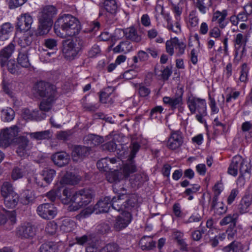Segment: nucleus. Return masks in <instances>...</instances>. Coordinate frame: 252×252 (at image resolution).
Here are the masks:
<instances>
[{
    "label": "nucleus",
    "mask_w": 252,
    "mask_h": 252,
    "mask_svg": "<svg viewBox=\"0 0 252 252\" xmlns=\"http://www.w3.org/2000/svg\"><path fill=\"white\" fill-rule=\"evenodd\" d=\"M15 116L14 110L9 107L1 110V118L4 122H10L13 120Z\"/></svg>",
    "instance_id": "45"
},
{
    "label": "nucleus",
    "mask_w": 252,
    "mask_h": 252,
    "mask_svg": "<svg viewBox=\"0 0 252 252\" xmlns=\"http://www.w3.org/2000/svg\"><path fill=\"white\" fill-rule=\"evenodd\" d=\"M166 20L167 22L166 28L169 31H172L176 33L181 32V25L178 21L175 22L174 26L171 23V19L169 16H167Z\"/></svg>",
    "instance_id": "50"
},
{
    "label": "nucleus",
    "mask_w": 252,
    "mask_h": 252,
    "mask_svg": "<svg viewBox=\"0 0 252 252\" xmlns=\"http://www.w3.org/2000/svg\"><path fill=\"white\" fill-rule=\"evenodd\" d=\"M44 45L45 47L52 50L49 52L48 50L43 49V51L41 52L40 58L44 61H48L49 58L54 55L57 50V41L56 39L53 38H47L44 39Z\"/></svg>",
    "instance_id": "12"
},
{
    "label": "nucleus",
    "mask_w": 252,
    "mask_h": 252,
    "mask_svg": "<svg viewBox=\"0 0 252 252\" xmlns=\"http://www.w3.org/2000/svg\"><path fill=\"white\" fill-rule=\"evenodd\" d=\"M119 247L115 243H109L102 248L100 252H118Z\"/></svg>",
    "instance_id": "57"
},
{
    "label": "nucleus",
    "mask_w": 252,
    "mask_h": 252,
    "mask_svg": "<svg viewBox=\"0 0 252 252\" xmlns=\"http://www.w3.org/2000/svg\"><path fill=\"white\" fill-rule=\"evenodd\" d=\"M128 163L125 164L123 167V173L125 176H128L130 174L136 171V166L134 161L130 158L128 159Z\"/></svg>",
    "instance_id": "43"
},
{
    "label": "nucleus",
    "mask_w": 252,
    "mask_h": 252,
    "mask_svg": "<svg viewBox=\"0 0 252 252\" xmlns=\"http://www.w3.org/2000/svg\"><path fill=\"white\" fill-rule=\"evenodd\" d=\"M90 148L82 145H75L73 147L71 156L72 160L75 162L82 161L90 154Z\"/></svg>",
    "instance_id": "13"
},
{
    "label": "nucleus",
    "mask_w": 252,
    "mask_h": 252,
    "mask_svg": "<svg viewBox=\"0 0 252 252\" xmlns=\"http://www.w3.org/2000/svg\"><path fill=\"white\" fill-rule=\"evenodd\" d=\"M175 44H176V47H177L176 49H178V52L176 54L177 56H180L184 54L186 47V44L183 42H180L178 39L176 38H175Z\"/></svg>",
    "instance_id": "58"
},
{
    "label": "nucleus",
    "mask_w": 252,
    "mask_h": 252,
    "mask_svg": "<svg viewBox=\"0 0 252 252\" xmlns=\"http://www.w3.org/2000/svg\"><path fill=\"white\" fill-rule=\"evenodd\" d=\"M71 132L68 131H61L57 133V138L59 140L65 141L68 140L71 135Z\"/></svg>",
    "instance_id": "63"
},
{
    "label": "nucleus",
    "mask_w": 252,
    "mask_h": 252,
    "mask_svg": "<svg viewBox=\"0 0 252 252\" xmlns=\"http://www.w3.org/2000/svg\"><path fill=\"white\" fill-rule=\"evenodd\" d=\"M15 50V45L10 43L0 52V64L1 66L6 64L8 59L11 57Z\"/></svg>",
    "instance_id": "21"
},
{
    "label": "nucleus",
    "mask_w": 252,
    "mask_h": 252,
    "mask_svg": "<svg viewBox=\"0 0 252 252\" xmlns=\"http://www.w3.org/2000/svg\"><path fill=\"white\" fill-rule=\"evenodd\" d=\"M96 165L99 170L107 172L111 169L109 166V159L107 158L99 160L97 162Z\"/></svg>",
    "instance_id": "52"
},
{
    "label": "nucleus",
    "mask_w": 252,
    "mask_h": 252,
    "mask_svg": "<svg viewBox=\"0 0 252 252\" xmlns=\"http://www.w3.org/2000/svg\"><path fill=\"white\" fill-rule=\"evenodd\" d=\"M163 110V108L161 106H157L153 108L150 112V119H156L158 117V115L161 114Z\"/></svg>",
    "instance_id": "62"
},
{
    "label": "nucleus",
    "mask_w": 252,
    "mask_h": 252,
    "mask_svg": "<svg viewBox=\"0 0 252 252\" xmlns=\"http://www.w3.org/2000/svg\"><path fill=\"white\" fill-rule=\"evenodd\" d=\"M198 18L195 15V12L192 11L189 16V23L188 24L191 28H195L197 27L198 24Z\"/></svg>",
    "instance_id": "54"
},
{
    "label": "nucleus",
    "mask_w": 252,
    "mask_h": 252,
    "mask_svg": "<svg viewBox=\"0 0 252 252\" xmlns=\"http://www.w3.org/2000/svg\"><path fill=\"white\" fill-rule=\"evenodd\" d=\"M81 29L79 20L70 14L60 16L54 24L55 32L62 38L74 36L79 33Z\"/></svg>",
    "instance_id": "1"
},
{
    "label": "nucleus",
    "mask_w": 252,
    "mask_h": 252,
    "mask_svg": "<svg viewBox=\"0 0 252 252\" xmlns=\"http://www.w3.org/2000/svg\"><path fill=\"white\" fill-rule=\"evenodd\" d=\"M35 89L36 93L40 97L46 98L40 102V111H49L58 97L57 87L49 83L40 81L36 84Z\"/></svg>",
    "instance_id": "3"
},
{
    "label": "nucleus",
    "mask_w": 252,
    "mask_h": 252,
    "mask_svg": "<svg viewBox=\"0 0 252 252\" xmlns=\"http://www.w3.org/2000/svg\"><path fill=\"white\" fill-rule=\"evenodd\" d=\"M19 196L17 193L8 195L4 197V203L5 205L10 208H14L18 204Z\"/></svg>",
    "instance_id": "38"
},
{
    "label": "nucleus",
    "mask_w": 252,
    "mask_h": 252,
    "mask_svg": "<svg viewBox=\"0 0 252 252\" xmlns=\"http://www.w3.org/2000/svg\"><path fill=\"white\" fill-rule=\"evenodd\" d=\"M85 45L84 38L77 36L63 44V52L66 58L70 60L73 59L78 55Z\"/></svg>",
    "instance_id": "7"
},
{
    "label": "nucleus",
    "mask_w": 252,
    "mask_h": 252,
    "mask_svg": "<svg viewBox=\"0 0 252 252\" xmlns=\"http://www.w3.org/2000/svg\"><path fill=\"white\" fill-rule=\"evenodd\" d=\"M131 216L128 211H125L120 215L118 216L116 219L114 227L116 231L126 228L130 222Z\"/></svg>",
    "instance_id": "16"
},
{
    "label": "nucleus",
    "mask_w": 252,
    "mask_h": 252,
    "mask_svg": "<svg viewBox=\"0 0 252 252\" xmlns=\"http://www.w3.org/2000/svg\"><path fill=\"white\" fill-rule=\"evenodd\" d=\"M75 225V222L68 218L64 219L60 225V229L64 232L71 231Z\"/></svg>",
    "instance_id": "41"
},
{
    "label": "nucleus",
    "mask_w": 252,
    "mask_h": 252,
    "mask_svg": "<svg viewBox=\"0 0 252 252\" xmlns=\"http://www.w3.org/2000/svg\"><path fill=\"white\" fill-rule=\"evenodd\" d=\"M182 94H179L177 96L171 97V107L172 109H175L183 104V97Z\"/></svg>",
    "instance_id": "56"
},
{
    "label": "nucleus",
    "mask_w": 252,
    "mask_h": 252,
    "mask_svg": "<svg viewBox=\"0 0 252 252\" xmlns=\"http://www.w3.org/2000/svg\"><path fill=\"white\" fill-rule=\"evenodd\" d=\"M114 90L115 88L113 87H108L104 89L99 95L100 101L103 103H106L107 102L108 98L114 92Z\"/></svg>",
    "instance_id": "49"
},
{
    "label": "nucleus",
    "mask_w": 252,
    "mask_h": 252,
    "mask_svg": "<svg viewBox=\"0 0 252 252\" xmlns=\"http://www.w3.org/2000/svg\"><path fill=\"white\" fill-rule=\"evenodd\" d=\"M134 184L137 186H141L147 180V177L144 174H138L134 176L133 178Z\"/></svg>",
    "instance_id": "61"
},
{
    "label": "nucleus",
    "mask_w": 252,
    "mask_h": 252,
    "mask_svg": "<svg viewBox=\"0 0 252 252\" xmlns=\"http://www.w3.org/2000/svg\"><path fill=\"white\" fill-rule=\"evenodd\" d=\"M19 131V128L17 126H13L10 127L2 129L0 137L5 141L12 140L14 137L18 135Z\"/></svg>",
    "instance_id": "22"
},
{
    "label": "nucleus",
    "mask_w": 252,
    "mask_h": 252,
    "mask_svg": "<svg viewBox=\"0 0 252 252\" xmlns=\"http://www.w3.org/2000/svg\"><path fill=\"white\" fill-rule=\"evenodd\" d=\"M17 20V29L21 31H29L33 23L32 17L29 13L21 14Z\"/></svg>",
    "instance_id": "17"
},
{
    "label": "nucleus",
    "mask_w": 252,
    "mask_h": 252,
    "mask_svg": "<svg viewBox=\"0 0 252 252\" xmlns=\"http://www.w3.org/2000/svg\"><path fill=\"white\" fill-rule=\"evenodd\" d=\"M56 8L53 5L45 6L38 13V27L36 34L43 35L47 34L53 23V18L57 14Z\"/></svg>",
    "instance_id": "5"
},
{
    "label": "nucleus",
    "mask_w": 252,
    "mask_h": 252,
    "mask_svg": "<svg viewBox=\"0 0 252 252\" xmlns=\"http://www.w3.org/2000/svg\"><path fill=\"white\" fill-rule=\"evenodd\" d=\"M52 160L56 165L62 167L68 164L70 156L65 152H58L52 156Z\"/></svg>",
    "instance_id": "20"
},
{
    "label": "nucleus",
    "mask_w": 252,
    "mask_h": 252,
    "mask_svg": "<svg viewBox=\"0 0 252 252\" xmlns=\"http://www.w3.org/2000/svg\"><path fill=\"white\" fill-rule=\"evenodd\" d=\"M83 142L85 144L91 147L103 143L104 138L95 134H90L84 137Z\"/></svg>",
    "instance_id": "27"
},
{
    "label": "nucleus",
    "mask_w": 252,
    "mask_h": 252,
    "mask_svg": "<svg viewBox=\"0 0 252 252\" xmlns=\"http://www.w3.org/2000/svg\"><path fill=\"white\" fill-rule=\"evenodd\" d=\"M252 168L250 161L243 158L239 155H237L232 158L228 168L227 173L235 177L239 171L240 174H244L249 177H251Z\"/></svg>",
    "instance_id": "6"
},
{
    "label": "nucleus",
    "mask_w": 252,
    "mask_h": 252,
    "mask_svg": "<svg viewBox=\"0 0 252 252\" xmlns=\"http://www.w3.org/2000/svg\"><path fill=\"white\" fill-rule=\"evenodd\" d=\"M220 191L216 192L213 197L211 204V209L214 210V213L218 216H221L225 214L227 210V207L222 202H218L219 195Z\"/></svg>",
    "instance_id": "19"
},
{
    "label": "nucleus",
    "mask_w": 252,
    "mask_h": 252,
    "mask_svg": "<svg viewBox=\"0 0 252 252\" xmlns=\"http://www.w3.org/2000/svg\"><path fill=\"white\" fill-rule=\"evenodd\" d=\"M57 228V224L55 221H50L47 224L45 231L47 233L53 235L56 233Z\"/></svg>",
    "instance_id": "59"
},
{
    "label": "nucleus",
    "mask_w": 252,
    "mask_h": 252,
    "mask_svg": "<svg viewBox=\"0 0 252 252\" xmlns=\"http://www.w3.org/2000/svg\"><path fill=\"white\" fill-rule=\"evenodd\" d=\"M238 218L237 213L229 214L224 217L220 222V225H226L230 224V227H235Z\"/></svg>",
    "instance_id": "32"
},
{
    "label": "nucleus",
    "mask_w": 252,
    "mask_h": 252,
    "mask_svg": "<svg viewBox=\"0 0 252 252\" xmlns=\"http://www.w3.org/2000/svg\"><path fill=\"white\" fill-rule=\"evenodd\" d=\"M100 53V49L98 45H94L88 52V56L90 58H94Z\"/></svg>",
    "instance_id": "64"
},
{
    "label": "nucleus",
    "mask_w": 252,
    "mask_h": 252,
    "mask_svg": "<svg viewBox=\"0 0 252 252\" xmlns=\"http://www.w3.org/2000/svg\"><path fill=\"white\" fill-rule=\"evenodd\" d=\"M156 75L163 80H167L172 73L171 68L169 66H156L155 68Z\"/></svg>",
    "instance_id": "29"
},
{
    "label": "nucleus",
    "mask_w": 252,
    "mask_h": 252,
    "mask_svg": "<svg viewBox=\"0 0 252 252\" xmlns=\"http://www.w3.org/2000/svg\"><path fill=\"white\" fill-rule=\"evenodd\" d=\"M57 247L52 242H48L42 244L39 248L40 252H56Z\"/></svg>",
    "instance_id": "48"
},
{
    "label": "nucleus",
    "mask_w": 252,
    "mask_h": 252,
    "mask_svg": "<svg viewBox=\"0 0 252 252\" xmlns=\"http://www.w3.org/2000/svg\"><path fill=\"white\" fill-rule=\"evenodd\" d=\"M14 30V27L9 22H6L0 26V41L8 39Z\"/></svg>",
    "instance_id": "24"
},
{
    "label": "nucleus",
    "mask_w": 252,
    "mask_h": 252,
    "mask_svg": "<svg viewBox=\"0 0 252 252\" xmlns=\"http://www.w3.org/2000/svg\"><path fill=\"white\" fill-rule=\"evenodd\" d=\"M37 212L41 218L50 220L56 216L57 209L53 204L47 203L39 205L37 208Z\"/></svg>",
    "instance_id": "11"
},
{
    "label": "nucleus",
    "mask_w": 252,
    "mask_h": 252,
    "mask_svg": "<svg viewBox=\"0 0 252 252\" xmlns=\"http://www.w3.org/2000/svg\"><path fill=\"white\" fill-rule=\"evenodd\" d=\"M202 217L198 213H194L186 220H184V223L189 224L190 223L198 222L201 221Z\"/></svg>",
    "instance_id": "60"
},
{
    "label": "nucleus",
    "mask_w": 252,
    "mask_h": 252,
    "mask_svg": "<svg viewBox=\"0 0 252 252\" xmlns=\"http://www.w3.org/2000/svg\"><path fill=\"white\" fill-rule=\"evenodd\" d=\"M39 111L37 110L31 111L29 109L25 108L23 110L22 117L27 121H40L45 118V114H43L42 116H39Z\"/></svg>",
    "instance_id": "26"
},
{
    "label": "nucleus",
    "mask_w": 252,
    "mask_h": 252,
    "mask_svg": "<svg viewBox=\"0 0 252 252\" xmlns=\"http://www.w3.org/2000/svg\"><path fill=\"white\" fill-rule=\"evenodd\" d=\"M183 143V136L180 130H172L166 142L167 147L172 150L179 149Z\"/></svg>",
    "instance_id": "10"
},
{
    "label": "nucleus",
    "mask_w": 252,
    "mask_h": 252,
    "mask_svg": "<svg viewBox=\"0 0 252 252\" xmlns=\"http://www.w3.org/2000/svg\"><path fill=\"white\" fill-rule=\"evenodd\" d=\"M132 48V46L131 43L128 41L126 40L121 42L113 50L115 53L123 52L127 53L130 52Z\"/></svg>",
    "instance_id": "36"
},
{
    "label": "nucleus",
    "mask_w": 252,
    "mask_h": 252,
    "mask_svg": "<svg viewBox=\"0 0 252 252\" xmlns=\"http://www.w3.org/2000/svg\"><path fill=\"white\" fill-rule=\"evenodd\" d=\"M244 249L243 245L239 242L234 241L228 246L224 247L222 249L224 252H243Z\"/></svg>",
    "instance_id": "40"
},
{
    "label": "nucleus",
    "mask_w": 252,
    "mask_h": 252,
    "mask_svg": "<svg viewBox=\"0 0 252 252\" xmlns=\"http://www.w3.org/2000/svg\"><path fill=\"white\" fill-rule=\"evenodd\" d=\"M93 196V191L89 189H83L76 192L65 188L63 192V202L64 204L72 203L73 211H76L89 204Z\"/></svg>",
    "instance_id": "2"
},
{
    "label": "nucleus",
    "mask_w": 252,
    "mask_h": 252,
    "mask_svg": "<svg viewBox=\"0 0 252 252\" xmlns=\"http://www.w3.org/2000/svg\"><path fill=\"white\" fill-rule=\"evenodd\" d=\"M14 193H16L13 190L12 185L8 182H4L1 187V194L3 197Z\"/></svg>",
    "instance_id": "47"
},
{
    "label": "nucleus",
    "mask_w": 252,
    "mask_h": 252,
    "mask_svg": "<svg viewBox=\"0 0 252 252\" xmlns=\"http://www.w3.org/2000/svg\"><path fill=\"white\" fill-rule=\"evenodd\" d=\"M187 105L191 114H195L196 111L203 113L207 110L206 102L205 99L193 96L188 97Z\"/></svg>",
    "instance_id": "9"
},
{
    "label": "nucleus",
    "mask_w": 252,
    "mask_h": 252,
    "mask_svg": "<svg viewBox=\"0 0 252 252\" xmlns=\"http://www.w3.org/2000/svg\"><path fill=\"white\" fill-rule=\"evenodd\" d=\"M16 234L21 238L31 239L35 235V229L30 223H24L17 228Z\"/></svg>",
    "instance_id": "14"
},
{
    "label": "nucleus",
    "mask_w": 252,
    "mask_h": 252,
    "mask_svg": "<svg viewBox=\"0 0 252 252\" xmlns=\"http://www.w3.org/2000/svg\"><path fill=\"white\" fill-rule=\"evenodd\" d=\"M249 69L246 63H243L241 66L239 80L241 82H245L248 80V75Z\"/></svg>",
    "instance_id": "53"
},
{
    "label": "nucleus",
    "mask_w": 252,
    "mask_h": 252,
    "mask_svg": "<svg viewBox=\"0 0 252 252\" xmlns=\"http://www.w3.org/2000/svg\"><path fill=\"white\" fill-rule=\"evenodd\" d=\"M227 15V11L226 10H223L221 12L217 10L213 13L212 21H217L219 27L223 29L228 23L225 20Z\"/></svg>",
    "instance_id": "25"
},
{
    "label": "nucleus",
    "mask_w": 252,
    "mask_h": 252,
    "mask_svg": "<svg viewBox=\"0 0 252 252\" xmlns=\"http://www.w3.org/2000/svg\"><path fill=\"white\" fill-rule=\"evenodd\" d=\"M139 244L143 250H151L156 247V242L153 241L151 237L147 236L141 239Z\"/></svg>",
    "instance_id": "35"
},
{
    "label": "nucleus",
    "mask_w": 252,
    "mask_h": 252,
    "mask_svg": "<svg viewBox=\"0 0 252 252\" xmlns=\"http://www.w3.org/2000/svg\"><path fill=\"white\" fill-rule=\"evenodd\" d=\"M28 50L21 49L18 54L17 58V62L18 65L24 68H29L31 66V63L28 57Z\"/></svg>",
    "instance_id": "28"
},
{
    "label": "nucleus",
    "mask_w": 252,
    "mask_h": 252,
    "mask_svg": "<svg viewBox=\"0 0 252 252\" xmlns=\"http://www.w3.org/2000/svg\"><path fill=\"white\" fill-rule=\"evenodd\" d=\"M28 165L24 160H21L19 164L15 167L12 173V178L16 180L22 178L28 171Z\"/></svg>",
    "instance_id": "23"
},
{
    "label": "nucleus",
    "mask_w": 252,
    "mask_h": 252,
    "mask_svg": "<svg viewBox=\"0 0 252 252\" xmlns=\"http://www.w3.org/2000/svg\"><path fill=\"white\" fill-rule=\"evenodd\" d=\"M8 70L12 74H17L20 72L18 64L14 60H10L6 63Z\"/></svg>",
    "instance_id": "51"
},
{
    "label": "nucleus",
    "mask_w": 252,
    "mask_h": 252,
    "mask_svg": "<svg viewBox=\"0 0 252 252\" xmlns=\"http://www.w3.org/2000/svg\"><path fill=\"white\" fill-rule=\"evenodd\" d=\"M247 42V39L242 33H238L234 38V43L237 45H241L243 46V48L241 51L240 58L244 55L246 52V46Z\"/></svg>",
    "instance_id": "39"
},
{
    "label": "nucleus",
    "mask_w": 252,
    "mask_h": 252,
    "mask_svg": "<svg viewBox=\"0 0 252 252\" xmlns=\"http://www.w3.org/2000/svg\"><path fill=\"white\" fill-rule=\"evenodd\" d=\"M113 197L111 198L110 196H105L100 199L94 206H89L86 208L82 212V214L84 217H87L93 213L98 214L112 211L113 210Z\"/></svg>",
    "instance_id": "8"
},
{
    "label": "nucleus",
    "mask_w": 252,
    "mask_h": 252,
    "mask_svg": "<svg viewBox=\"0 0 252 252\" xmlns=\"http://www.w3.org/2000/svg\"><path fill=\"white\" fill-rule=\"evenodd\" d=\"M252 203V196L246 195L241 199L238 206V210L241 214L245 213L248 211V208Z\"/></svg>",
    "instance_id": "33"
},
{
    "label": "nucleus",
    "mask_w": 252,
    "mask_h": 252,
    "mask_svg": "<svg viewBox=\"0 0 252 252\" xmlns=\"http://www.w3.org/2000/svg\"><path fill=\"white\" fill-rule=\"evenodd\" d=\"M107 180L111 183H114L113 185V189H114V187L115 185H117L118 186V188H121L123 186H119L118 183L120 182L121 179L122 178V174L117 171H114L113 172H111L108 174L107 177Z\"/></svg>",
    "instance_id": "37"
},
{
    "label": "nucleus",
    "mask_w": 252,
    "mask_h": 252,
    "mask_svg": "<svg viewBox=\"0 0 252 252\" xmlns=\"http://www.w3.org/2000/svg\"><path fill=\"white\" fill-rule=\"evenodd\" d=\"M103 6L106 11L115 14L117 9V4L115 0H105L103 2Z\"/></svg>",
    "instance_id": "44"
},
{
    "label": "nucleus",
    "mask_w": 252,
    "mask_h": 252,
    "mask_svg": "<svg viewBox=\"0 0 252 252\" xmlns=\"http://www.w3.org/2000/svg\"><path fill=\"white\" fill-rule=\"evenodd\" d=\"M23 35L19 38L18 44L23 48H26L31 45L34 38V34L31 31H25Z\"/></svg>",
    "instance_id": "31"
},
{
    "label": "nucleus",
    "mask_w": 252,
    "mask_h": 252,
    "mask_svg": "<svg viewBox=\"0 0 252 252\" xmlns=\"http://www.w3.org/2000/svg\"><path fill=\"white\" fill-rule=\"evenodd\" d=\"M15 142L17 147L16 152L19 156L22 157L25 156L27 151L32 148V145L28 138L24 136H21L16 138Z\"/></svg>",
    "instance_id": "15"
},
{
    "label": "nucleus",
    "mask_w": 252,
    "mask_h": 252,
    "mask_svg": "<svg viewBox=\"0 0 252 252\" xmlns=\"http://www.w3.org/2000/svg\"><path fill=\"white\" fill-rule=\"evenodd\" d=\"M56 174V172L55 170L50 168H45L42 171L41 175L42 177V180L44 181L45 185L39 181L36 177L34 178L35 182L39 187H45L52 182Z\"/></svg>",
    "instance_id": "18"
},
{
    "label": "nucleus",
    "mask_w": 252,
    "mask_h": 252,
    "mask_svg": "<svg viewBox=\"0 0 252 252\" xmlns=\"http://www.w3.org/2000/svg\"><path fill=\"white\" fill-rule=\"evenodd\" d=\"M80 180V178L75 174L67 172L61 180L62 185H75L77 184Z\"/></svg>",
    "instance_id": "34"
},
{
    "label": "nucleus",
    "mask_w": 252,
    "mask_h": 252,
    "mask_svg": "<svg viewBox=\"0 0 252 252\" xmlns=\"http://www.w3.org/2000/svg\"><path fill=\"white\" fill-rule=\"evenodd\" d=\"M31 137L36 140L48 139L52 137V132L50 130L30 133Z\"/></svg>",
    "instance_id": "42"
},
{
    "label": "nucleus",
    "mask_w": 252,
    "mask_h": 252,
    "mask_svg": "<svg viewBox=\"0 0 252 252\" xmlns=\"http://www.w3.org/2000/svg\"><path fill=\"white\" fill-rule=\"evenodd\" d=\"M126 38L131 41L136 43L139 42L141 40V36L138 33L136 29L133 27H131L125 29Z\"/></svg>",
    "instance_id": "30"
},
{
    "label": "nucleus",
    "mask_w": 252,
    "mask_h": 252,
    "mask_svg": "<svg viewBox=\"0 0 252 252\" xmlns=\"http://www.w3.org/2000/svg\"><path fill=\"white\" fill-rule=\"evenodd\" d=\"M137 88L138 90V93L141 97H146L151 93V90L142 84H137Z\"/></svg>",
    "instance_id": "55"
},
{
    "label": "nucleus",
    "mask_w": 252,
    "mask_h": 252,
    "mask_svg": "<svg viewBox=\"0 0 252 252\" xmlns=\"http://www.w3.org/2000/svg\"><path fill=\"white\" fill-rule=\"evenodd\" d=\"M117 185L114 187V191L118 194L117 197H113L112 209L114 210L123 211L131 210L138 203V196L135 194H126L124 187L119 189Z\"/></svg>",
    "instance_id": "4"
},
{
    "label": "nucleus",
    "mask_w": 252,
    "mask_h": 252,
    "mask_svg": "<svg viewBox=\"0 0 252 252\" xmlns=\"http://www.w3.org/2000/svg\"><path fill=\"white\" fill-rule=\"evenodd\" d=\"M212 4L211 0H197L196 7L202 13L205 14Z\"/></svg>",
    "instance_id": "46"
}]
</instances>
